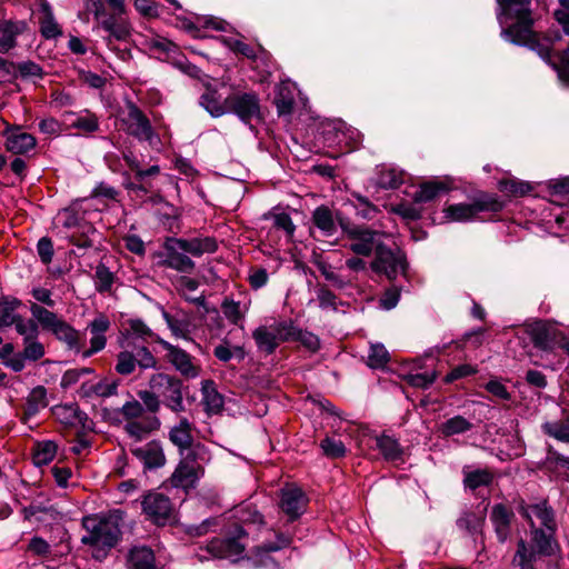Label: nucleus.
I'll return each instance as SVG.
<instances>
[{
  "mask_svg": "<svg viewBox=\"0 0 569 569\" xmlns=\"http://www.w3.org/2000/svg\"><path fill=\"white\" fill-rule=\"evenodd\" d=\"M446 190L447 187L443 182L429 181L420 186L419 190L413 196V200L418 203L428 202L433 200L440 192Z\"/></svg>",
  "mask_w": 569,
  "mask_h": 569,
  "instance_id": "nucleus-44",
  "label": "nucleus"
},
{
  "mask_svg": "<svg viewBox=\"0 0 569 569\" xmlns=\"http://www.w3.org/2000/svg\"><path fill=\"white\" fill-rule=\"evenodd\" d=\"M522 515L530 521L531 526L535 527V520L548 529L553 528V515L546 507V505H532L523 509Z\"/></svg>",
  "mask_w": 569,
  "mask_h": 569,
  "instance_id": "nucleus-32",
  "label": "nucleus"
},
{
  "mask_svg": "<svg viewBox=\"0 0 569 569\" xmlns=\"http://www.w3.org/2000/svg\"><path fill=\"white\" fill-rule=\"evenodd\" d=\"M202 403L204 410L210 415L219 413L223 408V397L216 389V385L211 380L202 381L201 387Z\"/></svg>",
  "mask_w": 569,
  "mask_h": 569,
  "instance_id": "nucleus-26",
  "label": "nucleus"
},
{
  "mask_svg": "<svg viewBox=\"0 0 569 569\" xmlns=\"http://www.w3.org/2000/svg\"><path fill=\"white\" fill-rule=\"evenodd\" d=\"M463 483L467 488L476 490L477 488L489 486L493 480V475L488 469L463 470Z\"/></svg>",
  "mask_w": 569,
  "mask_h": 569,
  "instance_id": "nucleus-38",
  "label": "nucleus"
},
{
  "mask_svg": "<svg viewBox=\"0 0 569 569\" xmlns=\"http://www.w3.org/2000/svg\"><path fill=\"white\" fill-rule=\"evenodd\" d=\"M18 27L11 21L0 22V52L7 53L17 44Z\"/></svg>",
  "mask_w": 569,
  "mask_h": 569,
  "instance_id": "nucleus-42",
  "label": "nucleus"
},
{
  "mask_svg": "<svg viewBox=\"0 0 569 569\" xmlns=\"http://www.w3.org/2000/svg\"><path fill=\"white\" fill-rule=\"evenodd\" d=\"M69 241L80 249H87L93 246L98 238L94 227L88 222H82L77 229L68 234Z\"/></svg>",
  "mask_w": 569,
  "mask_h": 569,
  "instance_id": "nucleus-27",
  "label": "nucleus"
},
{
  "mask_svg": "<svg viewBox=\"0 0 569 569\" xmlns=\"http://www.w3.org/2000/svg\"><path fill=\"white\" fill-rule=\"evenodd\" d=\"M274 103L279 114H290L295 106V96L289 83H282L278 87Z\"/></svg>",
  "mask_w": 569,
  "mask_h": 569,
  "instance_id": "nucleus-39",
  "label": "nucleus"
},
{
  "mask_svg": "<svg viewBox=\"0 0 569 569\" xmlns=\"http://www.w3.org/2000/svg\"><path fill=\"white\" fill-rule=\"evenodd\" d=\"M320 446L325 455L330 458H340L346 453L345 445L337 439L326 438L321 441Z\"/></svg>",
  "mask_w": 569,
  "mask_h": 569,
  "instance_id": "nucleus-62",
  "label": "nucleus"
},
{
  "mask_svg": "<svg viewBox=\"0 0 569 569\" xmlns=\"http://www.w3.org/2000/svg\"><path fill=\"white\" fill-rule=\"evenodd\" d=\"M198 281L188 277H180L177 281L178 289L182 292L186 299L192 301L196 305L202 306L204 303V297H192L191 293L198 289Z\"/></svg>",
  "mask_w": 569,
  "mask_h": 569,
  "instance_id": "nucleus-50",
  "label": "nucleus"
},
{
  "mask_svg": "<svg viewBox=\"0 0 569 569\" xmlns=\"http://www.w3.org/2000/svg\"><path fill=\"white\" fill-rule=\"evenodd\" d=\"M543 428L551 437L569 442V418L560 422L546 423Z\"/></svg>",
  "mask_w": 569,
  "mask_h": 569,
  "instance_id": "nucleus-55",
  "label": "nucleus"
},
{
  "mask_svg": "<svg viewBox=\"0 0 569 569\" xmlns=\"http://www.w3.org/2000/svg\"><path fill=\"white\" fill-rule=\"evenodd\" d=\"M229 112H233L243 122L248 123L254 119H260L259 98L253 92L230 93Z\"/></svg>",
  "mask_w": 569,
  "mask_h": 569,
  "instance_id": "nucleus-11",
  "label": "nucleus"
},
{
  "mask_svg": "<svg viewBox=\"0 0 569 569\" xmlns=\"http://www.w3.org/2000/svg\"><path fill=\"white\" fill-rule=\"evenodd\" d=\"M377 446L387 460H397L401 456V449L397 440L388 436L377 439Z\"/></svg>",
  "mask_w": 569,
  "mask_h": 569,
  "instance_id": "nucleus-47",
  "label": "nucleus"
},
{
  "mask_svg": "<svg viewBox=\"0 0 569 569\" xmlns=\"http://www.w3.org/2000/svg\"><path fill=\"white\" fill-rule=\"evenodd\" d=\"M136 357L137 366L140 369H156L158 367V360L151 353L147 347H140L133 355Z\"/></svg>",
  "mask_w": 569,
  "mask_h": 569,
  "instance_id": "nucleus-58",
  "label": "nucleus"
},
{
  "mask_svg": "<svg viewBox=\"0 0 569 569\" xmlns=\"http://www.w3.org/2000/svg\"><path fill=\"white\" fill-rule=\"evenodd\" d=\"M180 239L170 238L164 243V259L162 264L179 272L189 273L194 269V262L186 254Z\"/></svg>",
  "mask_w": 569,
  "mask_h": 569,
  "instance_id": "nucleus-13",
  "label": "nucleus"
},
{
  "mask_svg": "<svg viewBox=\"0 0 569 569\" xmlns=\"http://www.w3.org/2000/svg\"><path fill=\"white\" fill-rule=\"evenodd\" d=\"M30 311L33 320L42 327L43 330L53 331L54 328L62 321L54 312L43 308L42 306L32 302L30 303Z\"/></svg>",
  "mask_w": 569,
  "mask_h": 569,
  "instance_id": "nucleus-30",
  "label": "nucleus"
},
{
  "mask_svg": "<svg viewBox=\"0 0 569 569\" xmlns=\"http://www.w3.org/2000/svg\"><path fill=\"white\" fill-rule=\"evenodd\" d=\"M56 338L67 345V347L71 350L80 351V337L79 332L68 325L64 320H62L52 331Z\"/></svg>",
  "mask_w": 569,
  "mask_h": 569,
  "instance_id": "nucleus-34",
  "label": "nucleus"
},
{
  "mask_svg": "<svg viewBox=\"0 0 569 569\" xmlns=\"http://www.w3.org/2000/svg\"><path fill=\"white\" fill-rule=\"evenodd\" d=\"M127 133L139 140L147 141L150 146H156L159 141L147 116L133 103L128 104V113L123 118Z\"/></svg>",
  "mask_w": 569,
  "mask_h": 569,
  "instance_id": "nucleus-8",
  "label": "nucleus"
},
{
  "mask_svg": "<svg viewBox=\"0 0 569 569\" xmlns=\"http://www.w3.org/2000/svg\"><path fill=\"white\" fill-rule=\"evenodd\" d=\"M289 545L290 539L287 536L279 535L277 543H270L264 547L257 548L251 561L257 568L276 569L278 568V563L270 556V552L284 548Z\"/></svg>",
  "mask_w": 569,
  "mask_h": 569,
  "instance_id": "nucleus-17",
  "label": "nucleus"
},
{
  "mask_svg": "<svg viewBox=\"0 0 569 569\" xmlns=\"http://www.w3.org/2000/svg\"><path fill=\"white\" fill-rule=\"evenodd\" d=\"M23 357L30 361H37L44 356V347L37 338L24 341Z\"/></svg>",
  "mask_w": 569,
  "mask_h": 569,
  "instance_id": "nucleus-61",
  "label": "nucleus"
},
{
  "mask_svg": "<svg viewBox=\"0 0 569 569\" xmlns=\"http://www.w3.org/2000/svg\"><path fill=\"white\" fill-rule=\"evenodd\" d=\"M47 390L42 386L33 388L27 397L22 421L27 422L48 406Z\"/></svg>",
  "mask_w": 569,
  "mask_h": 569,
  "instance_id": "nucleus-23",
  "label": "nucleus"
},
{
  "mask_svg": "<svg viewBox=\"0 0 569 569\" xmlns=\"http://www.w3.org/2000/svg\"><path fill=\"white\" fill-rule=\"evenodd\" d=\"M192 423L187 418H181L169 432V439L181 450V455L184 453V450L189 451L194 447L192 446Z\"/></svg>",
  "mask_w": 569,
  "mask_h": 569,
  "instance_id": "nucleus-20",
  "label": "nucleus"
},
{
  "mask_svg": "<svg viewBox=\"0 0 569 569\" xmlns=\"http://www.w3.org/2000/svg\"><path fill=\"white\" fill-rule=\"evenodd\" d=\"M70 126L83 132H94L98 130L99 123L97 117L89 113L86 116L77 117Z\"/></svg>",
  "mask_w": 569,
  "mask_h": 569,
  "instance_id": "nucleus-64",
  "label": "nucleus"
},
{
  "mask_svg": "<svg viewBox=\"0 0 569 569\" xmlns=\"http://www.w3.org/2000/svg\"><path fill=\"white\" fill-rule=\"evenodd\" d=\"M389 361V353L385 346L377 343L370 347L368 355V366L371 368H382Z\"/></svg>",
  "mask_w": 569,
  "mask_h": 569,
  "instance_id": "nucleus-52",
  "label": "nucleus"
},
{
  "mask_svg": "<svg viewBox=\"0 0 569 569\" xmlns=\"http://www.w3.org/2000/svg\"><path fill=\"white\" fill-rule=\"evenodd\" d=\"M312 221L325 236H331L337 230L332 211L328 207H318L312 213Z\"/></svg>",
  "mask_w": 569,
  "mask_h": 569,
  "instance_id": "nucleus-33",
  "label": "nucleus"
},
{
  "mask_svg": "<svg viewBox=\"0 0 569 569\" xmlns=\"http://www.w3.org/2000/svg\"><path fill=\"white\" fill-rule=\"evenodd\" d=\"M53 413L62 423L66 425H74L82 420V412H80L78 407L73 405L57 406L53 409Z\"/></svg>",
  "mask_w": 569,
  "mask_h": 569,
  "instance_id": "nucleus-46",
  "label": "nucleus"
},
{
  "mask_svg": "<svg viewBox=\"0 0 569 569\" xmlns=\"http://www.w3.org/2000/svg\"><path fill=\"white\" fill-rule=\"evenodd\" d=\"M513 513L503 505H496L491 510V521L500 542H505L510 533V522Z\"/></svg>",
  "mask_w": 569,
  "mask_h": 569,
  "instance_id": "nucleus-22",
  "label": "nucleus"
},
{
  "mask_svg": "<svg viewBox=\"0 0 569 569\" xmlns=\"http://www.w3.org/2000/svg\"><path fill=\"white\" fill-rule=\"evenodd\" d=\"M160 422L157 417L148 416L140 420L128 421L124 426L126 432L137 441L144 439L151 431L158 429Z\"/></svg>",
  "mask_w": 569,
  "mask_h": 569,
  "instance_id": "nucleus-24",
  "label": "nucleus"
},
{
  "mask_svg": "<svg viewBox=\"0 0 569 569\" xmlns=\"http://www.w3.org/2000/svg\"><path fill=\"white\" fill-rule=\"evenodd\" d=\"M472 423L462 416H456L445 421L439 430L445 437H451L469 431Z\"/></svg>",
  "mask_w": 569,
  "mask_h": 569,
  "instance_id": "nucleus-43",
  "label": "nucleus"
},
{
  "mask_svg": "<svg viewBox=\"0 0 569 569\" xmlns=\"http://www.w3.org/2000/svg\"><path fill=\"white\" fill-rule=\"evenodd\" d=\"M121 520L120 511H114L100 519L87 518L84 527L88 533L82 537V542L101 547L114 546L121 535Z\"/></svg>",
  "mask_w": 569,
  "mask_h": 569,
  "instance_id": "nucleus-3",
  "label": "nucleus"
},
{
  "mask_svg": "<svg viewBox=\"0 0 569 569\" xmlns=\"http://www.w3.org/2000/svg\"><path fill=\"white\" fill-rule=\"evenodd\" d=\"M137 367L136 357L129 351H121L117 356L116 371L119 375L128 376L131 375Z\"/></svg>",
  "mask_w": 569,
  "mask_h": 569,
  "instance_id": "nucleus-53",
  "label": "nucleus"
},
{
  "mask_svg": "<svg viewBox=\"0 0 569 569\" xmlns=\"http://www.w3.org/2000/svg\"><path fill=\"white\" fill-rule=\"evenodd\" d=\"M485 520V511H467L457 520V526L467 533L475 536L481 533Z\"/></svg>",
  "mask_w": 569,
  "mask_h": 569,
  "instance_id": "nucleus-31",
  "label": "nucleus"
},
{
  "mask_svg": "<svg viewBox=\"0 0 569 569\" xmlns=\"http://www.w3.org/2000/svg\"><path fill=\"white\" fill-rule=\"evenodd\" d=\"M13 325L17 332L23 337V342L38 338L39 327L33 319L24 320L22 317L18 316Z\"/></svg>",
  "mask_w": 569,
  "mask_h": 569,
  "instance_id": "nucleus-49",
  "label": "nucleus"
},
{
  "mask_svg": "<svg viewBox=\"0 0 569 569\" xmlns=\"http://www.w3.org/2000/svg\"><path fill=\"white\" fill-rule=\"evenodd\" d=\"M503 12L519 20V24L510 27L505 33L511 41L523 43L536 50L543 59L550 58L556 51L550 38H540L528 24L530 0H498Z\"/></svg>",
  "mask_w": 569,
  "mask_h": 569,
  "instance_id": "nucleus-1",
  "label": "nucleus"
},
{
  "mask_svg": "<svg viewBox=\"0 0 569 569\" xmlns=\"http://www.w3.org/2000/svg\"><path fill=\"white\" fill-rule=\"evenodd\" d=\"M266 327H269V330H271L278 346L296 339L297 328L291 320L273 321L270 325H266Z\"/></svg>",
  "mask_w": 569,
  "mask_h": 569,
  "instance_id": "nucleus-36",
  "label": "nucleus"
},
{
  "mask_svg": "<svg viewBox=\"0 0 569 569\" xmlns=\"http://www.w3.org/2000/svg\"><path fill=\"white\" fill-rule=\"evenodd\" d=\"M149 49L154 54H158V58H167V57H169L170 53H173L177 51L176 44L164 38H156V39L150 40Z\"/></svg>",
  "mask_w": 569,
  "mask_h": 569,
  "instance_id": "nucleus-56",
  "label": "nucleus"
},
{
  "mask_svg": "<svg viewBox=\"0 0 569 569\" xmlns=\"http://www.w3.org/2000/svg\"><path fill=\"white\" fill-rule=\"evenodd\" d=\"M502 202L493 196H481L472 203L451 204L446 209V216L453 221H467L481 211H499Z\"/></svg>",
  "mask_w": 569,
  "mask_h": 569,
  "instance_id": "nucleus-6",
  "label": "nucleus"
},
{
  "mask_svg": "<svg viewBox=\"0 0 569 569\" xmlns=\"http://www.w3.org/2000/svg\"><path fill=\"white\" fill-rule=\"evenodd\" d=\"M129 562L133 569H156L154 556L148 547H134L129 555Z\"/></svg>",
  "mask_w": 569,
  "mask_h": 569,
  "instance_id": "nucleus-35",
  "label": "nucleus"
},
{
  "mask_svg": "<svg viewBox=\"0 0 569 569\" xmlns=\"http://www.w3.org/2000/svg\"><path fill=\"white\" fill-rule=\"evenodd\" d=\"M132 453L140 459L147 468H159L166 463V457L161 446L151 441L143 447L136 448Z\"/></svg>",
  "mask_w": 569,
  "mask_h": 569,
  "instance_id": "nucleus-21",
  "label": "nucleus"
},
{
  "mask_svg": "<svg viewBox=\"0 0 569 569\" xmlns=\"http://www.w3.org/2000/svg\"><path fill=\"white\" fill-rule=\"evenodd\" d=\"M20 305L18 299L0 301V328L13 325L18 317L14 311Z\"/></svg>",
  "mask_w": 569,
  "mask_h": 569,
  "instance_id": "nucleus-48",
  "label": "nucleus"
},
{
  "mask_svg": "<svg viewBox=\"0 0 569 569\" xmlns=\"http://www.w3.org/2000/svg\"><path fill=\"white\" fill-rule=\"evenodd\" d=\"M210 460L208 449L198 443L182 455L180 462L174 469L168 483L173 488L183 490L191 489L203 476L204 465Z\"/></svg>",
  "mask_w": 569,
  "mask_h": 569,
  "instance_id": "nucleus-2",
  "label": "nucleus"
},
{
  "mask_svg": "<svg viewBox=\"0 0 569 569\" xmlns=\"http://www.w3.org/2000/svg\"><path fill=\"white\" fill-rule=\"evenodd\" d=\"M57 453V445L53 441L38 442L33 450V462L42 466L51 462Z\"/></svg>",
  "mask_w": 569,
  "mask_h": 569,
  "instance_id": "nucleus-45",
  "label": "nucleus"
},
{
  "mask_svg": "<svg viewBox=\"0 0 569 569\" xmlns=\"http://www.w3.org/2000/svg\"><path fill=\"white\" fill-rule=\"evenodd\" d=\"M557 548L558 546L550 533L535 529L530 545H527L523 540L519 541L515 561L521 569H533L532 562L537 557L551 556L557 551Z\"/></svg>",
  "mask_w": 569,
  "mask_h": 569,
  "instance_id": "nucleus-4",
  "label": "nucleus"
},
{
  "mask_svg": "<svg viewBox=\"0 0 569 569\" xmlns=\"http://www.w3.org/2000/svg\"><path fill=\"white\" fill-rule=\"evenodd\" d=\"M406 381L415 387V388H421L426 389L429 386L433 383V381L437 379V372H425V373H415V375H408L405 377Z\"/></svg>",
  "mask_w": 569,
  "mask_h": 569,
  "instance_id": "nucleus-60",
  "label": "nucleus"
},
{
  "mask_svg": "<svg viewBox=\"0 0 569 569\" xmlns=\"http://www.w3.org/2000/svg\"><path fill=\"white\" fill-rule=\"evenodd\" d=\"M143 405L134 399L126 402L120 410L127 422L146 418L147 416L143 415Z\"/></svg>",
  "mask_w": 569,
  "mask_h": 569,
  "instance_id": "nucleus-57",
  "label": "nucleus"
},
{
  "mask_svg": "<svg viewBox=\"0 0 569 569\" xmlns=\"http://www.w3.org/2000/svg\"><path fill=\"white\" fill-rule=\"evenodd\" d=\"M230 94H221L214 87L206 86V92L201 96V104L212 117H221L229 112L228 99Z\"/></svg>",
  "mask_w": 569,
  "mask_h": 569,
  "instance_id": "nucleus-16",
  "label": "nucleus"
},
{
  "mask_svg": "<svg viewBox=\"0 0 569 569\" xmlns=\"http://www.w3.org/2000/svg\"><path fill=\"white\" fill-rule=\"evenodd\" d=\"M182 247L187 253L194 257H200L203 253H213L218 249V243L214 238H192L180 239Z\"/></svg>",
  "mask_w": 569,
  "mask_h": 569,
  "instance_id": "nucleus-28",
  "label": "nucleus"
},
{
  "mask_svg": "<svg viewBox=\"0 0 569 569\" xmlns=\"http://www.w3.org/2000/svg\"><path fill=\"white\" fill-rule=\"evenodd\" d=\"M307 506V498L296 486H286L280 493V508L291 519L298 518Z\"/></svg>",
  "mask_w": 569,
  "mask_h": 569,
  "instance_id": "nucleus-15",
  "label": "nucleus"
},
{
  "mask_svg": "<svg viewBox=\"0 0 569 569\" xmlns=\"http://www.w3.org/2000/svg\"><path fill=\"white\" fill-rule=\"evenodd\" d=\"M383 236L385 233L379 231L355 227L348 231L349 249L358 256L369 257L373 250L375 253L377 252L378 246L383 244L381 241Z\"/></svg>",
  "mask_w": 569,
  "mask_h": 569,
  "instance_id": "nucleus-10",
  "label": "nucleus"
},
{
  "mask_svg": "<svg viewBox=\"0 0 569 569\" xmlns=\"http://www.w3.org/2000/svg\"><path fill=\"white\" fill-rule=\"evenodd\" d=\"M403 182V171L393 167H382L377 183L383 189H396Z\"/></svg>",
  "mask_w": 569,
  "mask_h": 569,
  "instance_id": "nucleus-41",
  "label": "nucleus"
},
{
  "mask_svg": "<svg viewBox=\"0 0 569 569\" xmlns=\"http://www.w3.org/2000/svg\"><path fill=\"white\" fill-rule=\"evenodd\" d=\"M526 332L533 346L545 352H552L558 345V338L562 337L552 322L538 320L526 325Z\"/></svg>",
  "mask_w": 569,
  "mask_h": 569,
  "instance_id": "nucleus-9",
  "label": "nucleus"
},
{
  "mask_svg": "<svg viewBox=\"0 0 569 569\" xmlns=\"http://www.w3.org/2000/svg\"><path fill=\"white\" fill-rule=\"evenodd\" d=\"M144 513L156 523L163 525L172 513V506L168 497L159 492L146 496L142 501Z\"/></svg>",
  "mask_w": 569,
  "mask_h": 569,
  "instance_id": "nucleus-14",
  "label": "nucleus"
},
{
  "mask_svg": "<svg viewBox=\"0 0 569 569\" xmlns=\"http://www.w3.org/2000/svg\"><path fill=\"white\" fill-rule=\"evenodd\" d=\"M6 146L16 154L26 153L34 148L36 139L30 133L12 131L7 137Z\"/></svg>",
  "mask_w": 569,
  "mask_h": 569,
  "instance_id": "nucleus-29",
  "label": "nucleus"
},
{
  "mask_svg": "<svg viewBox=\"0 0 569 569\" xmlns=\"http://www.w3.org/2000/svg\"><path fill=\"white\" fill-rule=\"evenodd\" d=\"M92 373L93 370L91 368H77L67 370L61 378L60 386L63 389L70 388L77 382H79L83 376Z\"/></svg>",
  "mask_w": 569,
  "mask_h": 569,
  "instance_id": "nucleus-59",
  "label": "nucleus"
},
{
  "mask_svg": "<svg viewBox=\"0 0 569 569\" xmlns=\"http://www.w3.org/2000/svg\"><path fill=\"white\" fill-rule=\"evenodd\" d=\"M40 30L42 36L47 39L56 38L62 33L52 12L48 8L44 9V14L40 21Z\"/></svg>",
  "mask_w": 569,
  "mask_h": 569,
  "instance_id": "nucleus-51",
  "label": "nucleus"
},
{
  "mask_svg": "<svg viewBox=\"0 0 569 569\" xmlns=\"http://www.w3.org/2000/svg\"><path fill=\"white\" fill-rule=\"evenodd\" d=\"M498 188L501 192L510 197H523L532 190L529 182L516 178L500 180Z\"/></svg>",
  "mask_w": 569,
  "mask_h": 569,
  "instance_id": "nucleus-40",
  "label": "nucleus"
},
{
  "mask_svg": "<svg viewBox=\"0 0 569 569\" xmlns=\"http://www.w3.org/2000/svg\"><path fill=\"white\" fill-rule=\"evenodd\" d=\"M547 466L565 476L569 477V458L561 456L560 453L549 450L546 459Z\"/></svg>",
  "mask_w": 569,
  "mask_h": 569,
  "instance_id": "nucleus-54",
  "label": "nucleus"
},
{
  "mask_svg": "<svg viewBox=\"0 0 569 569\" xmlns=\"http://www.w3.org/2000/svg\"><path fill=\"white\" fill-rule=\"evenodd\" d=\"M121 14L122 13L114 11L112 14L107 13L103 18L97 21L98 24L109 33L107 38L108 44L111 43L112 39L124 40L130 34L129 24L121 18H118V16Z\"/></svg>",
  "mask_w": 569,
  "mask_h": 569,
  "instance_id": "nucleus-18",
  "label": "nucleus"
},
{
  "mask_svg": "<svg viewBox=\"0 0 569 569\" xmlns=\"http://www.w3.org/2000/svg\"><path fill=\"white\" fill-rule=\"evenodd\" d=\"M167 351L168 361L186 378H196L200 373V367L184 350L169 343L163 339L157 340Z\"/></svg>",
  "mask_w": 569,
  "mask_h": 569,
  "instance_id": "nucleus-12",
  "label": "nucleus"
},
{
  "mask_svg": "<svg viewBox=\"0 0 569 569\" xmlns=\"http://www.w3.org/2000/svg\"><path fill=\"white\" fill-rule=\"evenodd\" d=\"M149 387L158 396L163 397L166 406L172 411L181 412L184 410L182 382L178 378L158 372L151 376Z\"/></svg>",
  "mask_w": 569,
  "mask_h": 569,
  "instance_id": "nucleus-5",
  "label": "nucleus"
},
{
  "mask_svg": "<svg viewBox=\"0 0 569 569\" xmlns=\"http://www.w3.org/2000/svg\"><path fill=\"white\" fill-rule=\"evenodd\" d=\"M96 278H97L96 287H97L98 291L104 292V291L110 290L112 282H113V276L106 266L99 264L97 267Z\"/></svg>",
  "mask_w": 569,
  "mask_h": 569,
  "instance_id": "nucleus-63",
  "label": "nucleus"
},
{
  "mask_svg": "<svg viewBox=\"0 0 569 569\" xmlns=\"http://www.w3.org/2000/svg\"><path fill=\"white\" fill-rule=\"evenodd\" d=\"M118 382L114 380L101 379L97 382H82L78 395L80 398H107L117 393Z\"/></svg>",
  "mask_w": 569,
  "mask_h": 569,
  "instance_id": "nucleus-19",
  "label": "nucleus"
},
{
  "mask_svg": "<svg viewBox=\"0 0 569 569\" xmlns=\"http://www.w3.org/2000/svg\"><path fill=\"white\" fill-rule=\"evenodd\" d=\"M252 338L256 341L258 350L266 355H271L278 348V343L274 340V337L269 330V327L266 325L259 326L252 332Z\"/></svg>",
  "mask_w": 569,
  "mask_h": 569,
  "instance_id": "nucleus-37",
  "label": "nucleus"
},
{
  "mask_svg": "<svg viewBox=\"0 0 569 569\" xmlns=\"http://www.w3.org/2000/svg\"><path fill=\"white\" fill-rule=\"evenodd\" d=\"M370 268L376 273H382L388 279L393 280L399 273H405L407 262L400 252H395L387 246H378L375 259L370 263Z\"/></svg>",
  "mask_w": 569,
  "mask_h": 569,
  "instance_id": "nucleus-7",
  "label": "nucleus"
},
{
  "mask_svg": "<svg viewBox=\"0 0 569 569\" xmlns=\"http://www.w3.org/2000/svg\"><path fill=\"white\" fill-rule=\"evenodd\" d=\"M208 550L217 558H233L242 553L244 546L237 539H214L208 545Z\"/></svg>",
  "mask_w": 569,
  "mask_h": 569,
  "instance_id": "nucleus-25",
  "label": "nucleus"
}]
</instances>
